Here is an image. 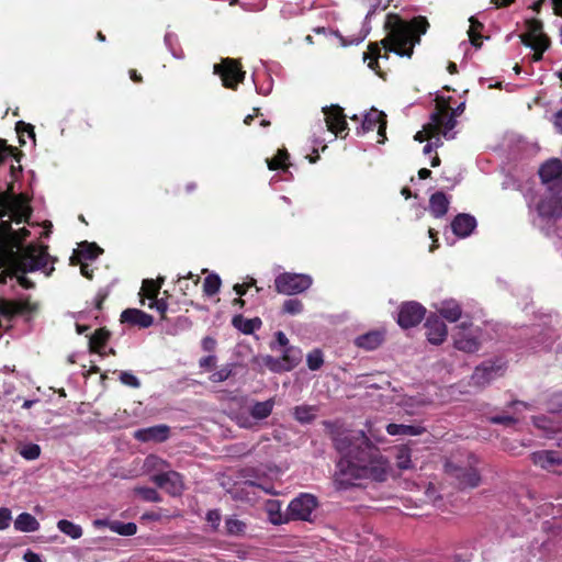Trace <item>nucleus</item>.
Wrapping results in <instances>:
<instances>
[{
  "mask_svg": "<svg viewBox=\"0 0 562 562\" xmlns=\"http://www.w3.org/2000/svg\"><path fill=\"white\" fill-rule=\"evenodd\" d=\"M334 445L340 453L334 477L337 488L347 490L360 479L384 482L389 477V460L370 442L362 430L337 431Z\"/></svg>",
  "mask_w": 562,
  "mask_h": 562,
  "instance_id": "f257e3e1",
  "label": "nucleus"
},
{
  "mask_svg": "<svg viewBox=\"0 0 562 562\" xmlns=\"http://www.w3.org/2000/svg\"><path fill=\"white\" fill-rule=\"evenodd\" d=\"M30 235V232L23 227L19 229L10 228L7 233L8 247L0 251V283L5 282L7 276L15 277L21 286L31 289L34 283L25 277V273L41 270L46 276L54 271L53 265L49 266L50 256L47 247L29 245L23 246L22 241Z\"/></svg>",
  "mask_w": 562,
  "mask_h": 562,
  "instance_id": "f03ea898",
  "label": "nucleus"
},
{
  "mask_svg": "<svg viewBox=\"0 0 562 562\" xmlns=\"http://www.w3.org/2000/svg\"><path fill=\"white\" fill-rule=\"evenodd\" d=\"M428 21L417 16L411 22L402 20L396 14H387L384 27L387 32L381 44L386 52H394L401 57H412L414 46L420 42V35L427 32Z\"/></svg>",
  "mask_w": 562,
  "mask_h": 562,
  "instance_id": "7ed1b4c3",
  "label": "nucleus"
},
{
  "mask_svg": "<svg viewBox=\"0 0 562 562\" xmlns=\"http://www.w3.org/2000/svg\"><path fill=\"white\" fill-rule=\"evenodd\" d=\"M542 183L547 187L548 195L538 201L533 209L541 220H555L562 214V161L552 158L539 169Z\"/></svg>",
  "mask_w": 562,
  "mask_h": 562,
  "instance_id": "20e7f679",
  "label": "nucleus"
},
{
  "mask_svg": "<svg viewBox=\"0 0 562 562\" xmlns=\"http://www.w3.org/2000/svg\"><path fill=\"white\" fill-rule=\"evenodd\" d=\"M465 109V103H460L456 109L450 112L448 104L439 102L435 111L430 114L429 125L426 127L428 132L440 131L441 136L446 139H453L456 137L454 127L457 125V116L461 115Z\"/></svg>",
  "mask_w": 562,
  "mask_h": 562,
  "instance_id": "39448f33",
  "label": "nucleus"
},
{
  "mask_svg": "<svg viewBox=\"0 0 562 562\" xmlns=\"http://www.w3.org/2000/svg\"><path fill=\"white\" fill-rule=\"evenodd\" d=\"M313 279L310 274L283 272L276 277V291L284 295H295L311 288Z\"/></svg>",
  "mask_w": 562,
  "mask_h": 562,
  "instance_id": "423d86ee",
  "label": "nucleus"
},
{
  "mask_svg": "<svg viewBox=\"0 0 562 562\" xmlns=\"http://www.w3.org/2000/svg\"><path fill=\"white\" fill-rule=\"evenodd\" d=\"M482 330L472 324L462 322L453 334L454 347L464 352H475L481 345Z\"/></svg>",
  "mask_w": 562,
  "mask_h": 562,
  "instance_id": "0eeeda50",
  "label": "nucleus"
},
{
  "mask_svg": "<svg viewBox=\"0 0 562 562\" xmlns=\"http://www.w3.org/2000/svg\"><path fill=\"white\" fill-rule=\"evenodd\" d=\"M384 0H356L357 4L367 10L364 22L357 34L342 36L340 35V43L342 46L358 45L364 41L370 33L369 21L374 12L381 8Z\"/></svg>",
  "mask_w": 562,
  "mask_h": 562,
  "instance_id": "6e6552de",
  "label": "nucleus"
},
{
  "mask_svg": "<svg viewBox=\"0 0 562 562\" xmlns=\"http://www.w3.org/2000/svg\"><path fill=\"white\" fill-rule=\"evenodd\" d=\"M318 505L317 498L308 493H302L292 499L288 506V517L291 520L310 521Z\"/></svg>",
  "mask_w": 562,
  "mask_h": 562,
  "instance_id": "1a4fd4ad",
  "label": "nucleus"
},
{
  "mask_svg": "<svg viewBox=\"0 0 562 562\" xmlns=\"http://www.w3.org/2000/svg\"><path fill=\"white\" fill-rule=\"evenodd\" d=\"M214 74L220 75L223 86L235 89L245 78V71L241 70L237 60L225 58L220 64L214 65Z\"/></svg>",
  "mask_w": 562,
  "mask_h": 562,
  "instance_id": "9d476101",
  "label": "nucleus"
},
{
  "mask_svg": "<svg viewBox=\"0 0 562 562\" xmlns=\"http://www.w3.org/2000/svg\"><path fill=\"white\" fill-rule=\"evenodd\" d=\"M550 415L537 416L533 418L535 426L546 438H555L562 431V413H552L551 400L549 401Z\"/></svg>",
  "mask_w": 562,
  "mask_h": 562,
  "instance_id": "9b49d317",
  "label": "nucleus"
},
{
  "mask_svg": "<svg viewBox=\"0 0 562 562\" xmlns=\"http://www.w3.org/2000/svg\"><path fill=\"white\" fill-rule=\"evenodd\" d=\"M425 307L417 302H406L400 307L397 323L402 328H411L418 325L425 317Z\"/></svg>",
  "mask_w": 562,
  "mask_h": 562,
  "instance_id": "f8f14e48",
  "label": "nucleus"
},
{
  "mask_svg": "<svg viewBox=\"0 0 562 562\" xmlns=\"http://www.w3.org/2000/svg\"><path fill=\"white\" fill-rule=\"evenodd\" d=\"M532 462L543 470L562 474V452L542 450L531 454Z\"/></svg>",
  "mask_w": 562,
  "mask_h": 562,
  "instance_id": "ddd939ff",
  "label": "nucleus"
},
{
  "mask_svg": "<svg viewBox=\"0 0 562 562\" xmlns=\"http://www.w3.org/2000/svg\"><path fill=\"white\" fill-rule=\"evenodd\" d=\"M503 373V364L497 362H484L481 366L476 367L471 381L473 385L476 386H485L491 381L502 375Z\"/></svg>",
  "mask_w": 562,
  "mask_h": 562,
  "instance_id": "4468645a",
  "label": "nucleus"
},
{
  "mask_svg": "<svg viewBox=\"0 0 562 562\" xmlns=\"http://www.w3.org/2000/svg\"><path fill=\"white\" fill-rule=\"evenodd\" d=\"M151 481L172 496L180 495L183 491L182 477L176 471L155 474L151 476Z\"/></svg>",
  "mask_w": 562,
  "mask_h": 562,
  "instance_id": "2eb2a0df",
  "label": "nucleus"
},
{
  "mask_svg": "<svg viewBox=\"0 0 562 562\" xmlns=\"http://www.w3.org/2000/svg\"><path fill=\"white\" fill-rule=\"evenodd\" d=\"M323 112L325 114L327 130L334 134V137L348 130V124L340 106H325L323 108Z\"/></svg>",
  "mask_w": 562,
  "mask_h": 562,
  "instance_id": "dca6fc26",
  "label": "nucleus"
},
{
  "mask_svg": "<svg viewBox=\"0 0 562 562\" xmlns=\"http://www.w3.org/2000/svg\"><path fill=\"white\" fill-rule=\"evenodd\" d=\"M425 329L427 339L432 345H440L448 335L447 326L438 315L427 317Z\"/></svg>",
  "mask_w": 562,
  "mask_h": 562,
  "instance_id": "f3484780",
  "label": "nucleus"
},
{
  "mask_svg": "<svg viewBox=\"0 0 562 562\" xmlns=\"http://www.w3.org/2000/svg\"><path fill=\"white\" fill-rule=\"evenodd\" d=\"M378 128V133L380 136H384L386 128V120L385 114L381 111L372 109L364 115V119L361 123V127L357 130V134L361 135L367 132L373 131Z\"/></svg>",
  "mask_w": 562,
  "mask_h": 562,
  "instance_id": "a211bd4d",
  "label": "nucleus"
},
{
  "mask_svg": "<svg viewBox=\"0 0 562 562\" xmlns=\"http://www.w3.org/2000/svg\"><path fill=\"white\" fill-rule=\"evenodd\" d=\"M170 428L167 425H156L147 428L137 429L134 438L143 441L164 442L169 438Z\"/></svg>",
  "mask_w": 562,
  "mask_h": 562,
  "instance_id": "6ab92c4d",
  "label": "nucleus"
},
{
  "mask_svg": "<svg viewBox=\"0 0 562 562\" xmlns=\"http://www.w3.org/2000/svg\"><path fill=\"white\" fill-rule=\"evenodd\" d=\"M476 227V220L474 216L461 213L458 214L451 222V229L454 235L460 238L470 236Z\"/></svg>",
  "mask_w": 562,
  "mask_h": 562,
  "instance_id": "aec40b11",
  "label": "nucleus"
},
{
  "mask_svg": "<svg viewBox=\"0 0 562 562\" xmlns=\"http://www.w3.org/2000/svg\"><path fill=\"white\" fill-rule=\"evenodd\" d=\"M121 321L137 325L140 328H148L154 323V317L140 310L127 308L121 314Z\"/></svg>",
  "mask_w": 562,
  "mask_h": 562,
  "instance_id": "412c9836",
  "label": "nucleus"
},
{
  "mask_svg": "<svg viewBox=\"0 0 562 562\" xmlns=\"http://www.w3.org/2000/svg\"><path fill=\"white\" fill-rule=\"evenodd\" d=\"M384 340L383 330H371L356 338L355 342L359 348L366 350L376 349Z\"/></svg>",
  "mask_w": 562,
  "mask_h": 562,
  "instance_id": "4be33fe9",
  "label": "nucleus"
},
{
  "mask_svg": "<svg viewBox=\"0 0 562 562\" xmlns=\"http://www.w3.org/2000/svg\"><path fill=\"white\" fill-rule=\"evenodd\" d=\"M233 326L245 335H250L260 329L262 322L259 317L245 318L243 315H235L232 319Z\"/></svg>",
  "mask_w": 562,
  "mask_h": 562,
  "instance_id": "5701e85b",
  "label": "nucleus"
},
{
  "mask_svg": "<svg viewBox=\"0 0 562 562\" xmlns=\"http://www.w3.org/2000/svg\"><path fill=\"white\" fill-rule=\"evenodd\" d=\"M448 206L449 200L443 192H436L429 199V211L437 218L446 215Z\"/></svg>",
  "mask_w": 562,
  "mask_h": 562,
  "instance_id": "b1692460",
  "label": "nucleus"
},
{
  "mask_svg": "<svg viewBox=\"0 0 562 562\" xmlns=\"http://www.w3.org/2000/svg\"><path fill=\"white\" fill-rule=\"evenodd\" d=\"M438 313L448 322H457L462 314L460 304L456 300H446L438 307Z\"/></svg>",
  "mask_w": 562,
  "mask_h": 562,
  "instance_id": "393cba45",
  "label": "nucleus"
},
{
  "mask_svg": "<svg viewBox=\"0 0 562 562\" xmlns=\"http://www.w3.org/2000/svg\"><path fill=\"white\" fill-rule=\"evenodd\" d=\"M386 431L391 436H418L425 428L419 425L389 424Z\"/></svg>",
  "mask_w": 562,
  "mask_h": 562,
  "instance_id": "a878e982",
  "label": "nucleus"
},
{
  "mask_svg": "<svg viewBox=\"0 0 562 562\" xmlns=\"http://www.w3.org/2000/svg\"><path fill=\"white\" fill-rule=\"evenodd\" d=\"M14 528L21 532H33L40 529V522L31 514L22 513L14 520Z\"/></svg>",
  "mask_w": 562,
  "mask_h": 562,
  "instance_id": "bb28decb",
  "label": "nucleus"
},
{
  "mask_svg": "<svg viewBox=\"0 0 562 562\" xmlns=\"http://www.w3.org/2000/svg\"><path fill=\"white\" fill-rule=\"evenodd\" d=\"M454 476L462 487H475L480 483V475L474 469H456Z\"/></svg>",
  "mask_w": 562,
  "mask_h": 562,
  "instance_id": "cd10ccee",
  "label": "nucleus"
},
{
  "mask_svg": "<svg viewBox=\"0 0 562 562\" xmlns=\"http://www.w3.org/2000/svg\"><path fill=\"white\" fill-rule=\"evenodd\" d=\"M281 359L285 370L290 371L301 362L302 351L294 346H289L282 350Z\"/></svg>",
  "mask_w": 562,
  "mask_h": 562,
  "instance_id": "c85d7f7f",
  "label": "nucleus"
},
{
  "mask_svg": "<svg viewBox=\"0 0 562 562\" xmlns=\"http://www.w3.org/2000/svg\"><path fill=\"white\" fill-rule=\"evenodd\" d=\"M274 407V401L273 398H269L263 402H256L251 405L249 413L252 418L257 420H261L267 418Z\"/></svg>",
  "mask_w": 562,
  "mask_h": 562,
  "instance_id": "c756f323",
  "label": "nucleus"
},
{
  "mask_svg": "<svg viewBox=\"0 0 562 562\" xmlns=\"http://www.w3.org/2000/svg\"><path fill=\"white\" fill-rule=\"evenodd\" d=\"M101 252L102 249L99 248L95 244H89L85 241L79 245V249L75 252V257L79 262H85V260L95 259Z\"/></svg>",
  "mask_w": 562,
  "mask_h": 562,
  "instance_id": "7c9ffc66",
  "label": "nucleus"
},
{
  "mask_svg": "<svg viewBox=\"0 0 562 562\" xmlns=\"http://www.w3.org/2000/svg\"><path fill=\"white\" fill-rule=\"evenodd\" d=\"M267 512L269 519L273 525H281L290 520L288 513L285 515L281 512V503L278 501H269L267 503Z\"/></svg>",
  "mask_w": 562,
  "mask_h": 562,
  "instance_id": "2f4dec72",
  "label": "nucleus"
},
{
  "mask_svg": "<svg viewBox=\"0 0 562 562\" xmlns=\"http://www.w3.org/2000/svg\"><path fill=\"white\" fill-rule=\"evenodd\" d=\"M521 42L526 45L531 47L533 50H547L550 41L544 34H538L535 36H521Z\"/></svg>",
  "mask_w": 562,
  "mask_h": 562,
  "instance_id": "473e14b6",
  "label": "nucleus"
},
{
  "mask_svg": "<svg viewBox=\"0 0 562 562\" xmlns=\"http://www.w3.org/2000/svg\"><path fill=\"white\" fill-rule=\"evenodd\" d=\"M475 539H469L464 541L457 550L454 554L456 562H469L473 557V550H475Z\"/></svg>",
  "mask_w": 562,
  "mask_h": 562,
  "instance_id": "72a5a7b5",
  "label": "nucleus"
},
{
  "mask_svg": "<svg viewBox=\"0 0 562 562\" xmlns=\"http://www.w3.org/2000/svg\"><path fill=\"white\" fill-rule=\"evenodd\" d=\"M57 528L60 532L67 535L71 539H79L82 536V528L67 519H61L57 522Z\"/></svg>",
  "mask_w": 562,
  "mask_h": 562,
  "instance_id": "f704fd0d",
  "label": "nucleus"
},
{
  "mask_svg": "<svg viewBox=\"0 0 562 562\" xmlns=\"http://www.w3.org/2000/svg\"><path fill=\"white\" fill-rule=\"evenodd\" d=\"M109 528L111 531L122 536H133L137 531V526L134 522L110 521Z\"/></svg>",
  "mask_w": 562,
  "mask_h": 562,
  "instance_id": "c9c22d12",
  "label": "nucleus"
},
{
  "mask_svg": "<svg viewBox=\"0 0 562 562\" xmlns=\"http://www.w3.org/2000/svg\"><path fill=\"white\" fill-rule=\"evenodd\" d=\"M109 338V333L104 329H98L93 335L89 337V348L93 352H100Z\"/></svg>",
  "mask_w": 562,
  "mask_h": 562,
  "instance_id": "e433bc0d",
  "label": "nucleus"
},
{
  "mask_svg": "<svg viewBox=\"0 0 562 562\" xmlns=\"http://www.w3.org/2000/svg\"><path fill=\"white\" fill-rule=\"evenodd\" d=\"M162 281H164L162 278L158 279L157 281H155L153 279H145L143 281L142 292H144V294L149 300H154L155 297H157V295L159 293Z\"/></svg>",
  "mask_w": 562,
  "mask_h": 562,
  "instance_id": "4c0bfd02",
  "label": "nucleus"
},
{
  "mask_svg": "<svg viewBox=\"0 0 562 562\" xmlns=\"http://www.w3.org/2000/svg\"><path fill=\"white\" fill-rule=\"evenodd\" d=\"M221 278L216 273L209 274L203 282V292L207 296H212L220 291Z\"/></svg>",
  "mask_w": 562,
  "mask_h": 562,
  "instance_id": "58836bf2",
  "label": "nucleus"
},
{
  "mask_svg": "<svg viewBox=\"0 0 562 562\" xmlns=\"http://www.w3.org/2000/svg\"><path fill=\"white\" fill-rule=\"evenodd\" d=\"M294 417L300 423H310L315 417V408L307 405L296 406L294 408Z\"/></svg>",
  "mask_w": 562,
  "mask_h": 562,
  "instance_id": "ea45409f",
  "label": "nucleus"
},
{
  "mask_svg": "<svg viewBox=\"0 0 562 562\" xmlns=\"http://www.w3.org/2000/svg\"><path fill=\"white\" fill-rule=\"evenodd\" d=\"M396 465L401 470H408L413 468L412 459H411V450L407 447L398 448L396 452Z\"/></svg>",
  "mask_w": 562,
  "mask_h": 562,
  "instance_id": "a19ab883",
  "label": "nucleus"
},
{
  "mask_svg": "<svg viewBox=\"0 0 562 562\" xmlns=\"http://www.w3.org/2000/svg\"><path fill=\"white\" fill-rule=\"evenodd\" d=\"M288 156L289 155L285 149H279L273 158L267 159L268 168L270 170L286 169L288 166L285 164V160L288 159Z\"/></svg>",
  "mask_w": 562,
  "mask_h": 562,
  "instance_id": "79ce46f5",
  "label": "nucleus"
},
{
  "mask_svg": "<svg viewBox=\"0 0 562 562\" xmlns=\"http://www.w3.org/2000/svg\"><path fill=\"white\" fill-rule=\"evenodd\" d=\"M134 492L139 495L146 502L158 503L161 501L158 492L153 487L147 486H137L134 488Z\"/></svg>",
  "mask_w": 562,
  "mask_h": 562,
  "instance_id": "37998d69",
  "label": "nucleus"
},
{
  "mask_svg": "<svg viewBox=\"0 0 562 562\" xmlns=\"http://www.w3.org/2000/svg\"><path fill=\"white\" fill-rule=\"evenodd\" d=\"M19 453L25 460L33 461L41 456V447L36 443H26L19 449Z\"/></svg>",
  "mask_w": 562,
  "mask_h": 562,
  "instance_id": "c03bdc74",
  "label": "nucleus"
},
{
  "mask_svg": "<svg viewBox=\"0 0 562 562\" xmlns=\"http://www.w3.org/2000/svg\"><path fill=\"white\" fill-rule=\"evenodd\" d=\"M233 368H234L233 363H227V364L223 366L221 369H218L217 371L213 372L210 375V381L213 383H220V382L226 381L232 375Z\"/></svg>",
  "mask_w": 562,
  "mask_h": 562,
  "instance_id": "a18cd8bd",
  "label": "nucleus"
},
{
  "mask_svg": "<svg viewBox=\"0 0 562 562\" xmlns=\"http://www.w3.org/2000/svg\"><path fill=\"white\" fill-rule=\"evenodd\" d=\"M36 310L37 305L30 301H18L11 305V312L15 314H32Z\"/></svg>",
  "mask_w": 562,
  "mask_h": 562,
  "instance_id": "49530a36",
  "label": "nucleus"
},
{
  "mask_svg": "<svg viewBox=\"0 0 562 562\" xmlns=\"http://www.w3.org/2000/svg\"><path fill=\"white\" fill-rule=\"evenodd\" d=\"M260 363L262 366L269 368L272 372L286 371L284 366H283V362H282L281 358H274V357L269 356V355L262 356Z\"/></svg>",
  "mask_w": 562,
  "mask_h": 562,
  "instance_id": "de8ad7c7",
  "label": "nucleus"
},
{
  "mask_svg": "<svg viewBox=\"0 0 562 562\" xmlns=\"http://www.w3.org/2000/svg\"><path fill=\"white\" fill-rule=\"evenodd\" d=\"M282 311L289 315H297L303 312V303L299 299L285 300L282 306Z\"/></svg>",
  "mask_w": 562,
  "mask_h": 562,
  "instance_id": "09e8293b",
  "label": "nucleus"
},
{
  "mask_svg": "<svg viewBox=\"0 0 562 562\" xmlns=\"http://www.w3.org/2000/svg\"><path fill=\"white\" fill-rule=\"evenodd\" d=\"M307 366L311 370H318L323 366V353L321 350L315 349L306 357Z\"/></svg>",
  "mask_w": 562,
  "mask_h": 562,
  "instance_id": "8fccbe9b",
  "label": "nucleus"
},
{
  "mask_svg": "<svg viewBox=\"0 0 562 562\" xmlns=\"http://www.w3.org/2000/svg\"><path fill=\"white\" fill-rule=\"evenodd\" d=\"M226 532L228 535H239L245 530V524L236 518H228L225 521Z\"/></svg>",
  "mask_w": 562,
  "mask_h": 562,
  "instance_id": "3c124183",
  "label": "nucleus"
},
{
  "mask_svg": "<svg viewBox=\"0 0 562 562\" xmlns=\"http://www.w3.org/2000/svg\"><path fill=\"white\" fill-rule=\"evenodd\" d=\"M164 42H165V45L170 50V53L172 54L173 57L182 58V53L181 52H177V49H176V46H177V43H178V38H177V35L175 33L167 32L166 35H165Z\"/></svg>",
  "mask_w": 562,
  "mask_h": 562,
  "instance_id": "603ef678",
  "label": "nucleus"
},
{
  "mask_svg": "<svg viewBox=\"0 0 562 562\" xmlns=\"http://www.w3.org/2000/svg\"><path fill=\"white\" fill-rule=\"evenodd\" d=\"M120 381L131 387L137 389L140 386V382L136 375L128 371H121L120 372Z\"/></svg>",
  "mask_w": 562,
  "mask_h": 562,
  "instance_id": "864d4df0",
  "label": "nucleus"
},
{
  "mask_svg": "<svg viewBox=\"0 0 562 562\" xmlns=\"http://www.w3.org/2000/svg\"><path fill=\"white\" fill-rule=\"evenodd\" d=\"M528 33L525 36H535L542 33V22L536 19L527 21Z\"/></svg>",
  "mask_w": 562,
  "mask_h": 562,
  "instance_id": "5fc2aeb1",
  "label": "nucleus"
},
{
  "mask_svg": "<svg viewBox=\"0 0 562 562\" xmlns=\"http://www.w3.org/2000/svg\"><path fill=\"white\" fill-rule=\"evenodd\" d=\"M470 22H471V27L468 33L470 36L471 44L475 47H480L481 46V42H480L481 36L476 34V27H482V25L480 23H475L472 18L470 19Z\"/></svg>",
  "mask_w": 562,
  "mask_h": 562,
  "instance_id": "6e6d98bb",
  "label": "nucleus"
},
{
  "mask_svg": "<svg viewBox=\"0 0 562 562\" xmlns=\"http://www.w3.org/2000/svg\"><path fill=\"white\" fill-rule=\"evenodd\" d=\"M369 54H370L371 60L369 61L368 67L374 70L375 67L378 66V58L381 57L380 47L378 46V44L370 45Z\"/></svg>",
  "mask_w": 562,
  "mask_h": 562,
  "instance_id": "4d7b16f0",
  "label": "nucleus"
},
{
  "mask_svg": "<svg viewBox=\"0 0 562 562\" xmlns=\"http://www.w3.org/2000/svg\"><path fill=\"white\" fill-rule=\"evenodd\" d=\"M429 125V122L424 125V130L423 131H419L416 133L415 135V140H418V142H424L425 139H432L436 135H441L440 131H431V132H428L426 130V127Z\"/></svg>",
  "mask_w": 562,
  "mask_h": 562,
  "instance_id": "13d9d810",
  "label": "nucleus"
},
{
  "mask_svg": "<svg viewBox=\"0 0 562 562\" xmlns=\"http://www.w3.org/2000/svg\"><path fill=\"white\" fill-rule=\"evenodd\" d=\"M221 513L217 509L209 510L206 514V520L212 526L213 530H216L221 522Z\"/></svg>",
  "mask_w": 562,
  "mask_h": 562,
  "instance_id": "bf43d9fd",
  "label": "nucleus"
},
{
  "mask_svg": "<svg viewBox=\"0 0 562 562\" xmlns=\"http://www.w3.org/2000/svg\"><path fill=\"white\" fill-rule=\"evenodd\" d=\"M11 519V510L7 507L0 508V530L8 528Z\"/></svg>",
  "mask_w": 562,
  "mask_h": 562,
  "instance_id": "052dcab7",
  "label": "nucleus"
},
{
  "mask_svg": "<svg viewBox=\"0 0 562 562\" xmlns=\"http://www.w3.org/2000/svg\"><path fill=\"white\" fill-rule=\"evenodd\" d=\"M491 422L493 424H503L506 426H510L516 423V418L510 415H495L491 417Z\"/></svg>",
  "mask_w": 562,
  "mask_h": 562,
  "instance_id": "680f3d73",
  "label": "nucleus"
},
{
  "mask_svg": "<svg viewBox=\"0 0 562 562\" xmlns=\"http://www.w3.org/2000/svg\"><path fill=\"white\" fill-rule=\"evenodd\" d=\"M252 78H255V76ZM254 82L259 94L268 95L272 90V79L270 77L262 85H258L256 79H254Z\"/></svg>",
  "mask_w": 562,
  "mask_h": 562,
  "instance_id": "e2e57ef3",
  "label": "nucleus"
},
{
  "mask_svg": "<svg viewBox=\"0 0 562 562\" xmlns=\"http://www.w3.org/2000/svg\"><path fill=\"white\" fill-rule=\"evenodd\" d=\"M150 308H155L156 311H158L160 314H165L167 308H168V304L166 302V300L164 299H160L158 300L157 297H155L154 300H151V302L149 303L148 305Z\"/></svg>",
  "mask_w": 562,
  "mask_h": 562,
  "instance_id": "0e129e2a",
  "label": "nucleus"
},
{
  "mask_svg": "<svg viewBox=\"0 0 562 562\" xmlns=\"http://www.w3.org/2000/svg\"><path fill=\"white\" fill-rule=\"evenodd\" d=\"M442 145L440 139V135H436L428 144L425 145L423 151L425 155L430 154L435 148H438Z\"/></svg>",
  "mask_w": 562,
  "mask_h": 562,
  "instance_id": "69168bd1",
  "label": "nucleus"
},
{
  "mask_svg": "<svg viewBox=\"0 0 562 562\" xmlns=\"http://www.w3.org/2000/svg\"><path fill=\"white\" fill-rule=\"evenodd\" d=\"M276 346H278V347L282 348V349H285L286 347L290 346L288 337L281 330L276 333V344L272 345V348L274 349Z\"/></svg>",
  "mask_w": 562,
  "mask_h": 562,
  "instance_id": "338daca9",
  "label": "nucleus"
},
{
  "mask_svg": "<svg viewBox=\"0 0 562 562\" xmlns=\"http://www.w3.org/2000/svg\"><path fill=\"white\" fill-rule=\"evenodd\" d=\"M552 413H562V394H554L551 397Z\"/></svg>",
  "mask_w": 562,
  "mask_h": 562,
  "instance_id": "774afa93",
  "label": "nucleus"
}]
</instances>
